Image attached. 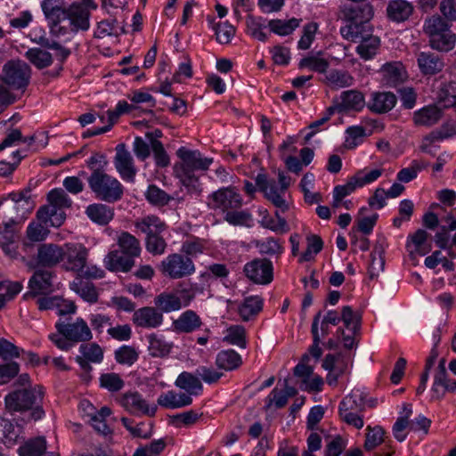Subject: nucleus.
<instances>
[{
	"mask_svg": "<svg viewBox=\"0 0 456 456\" xmlns=\"http://www.w3.org/2000/svg\"><path fill=\"white\" fill-rule=\"evenodd\" d=\"M307 248L302 254L299 262H307L314 258V256L319 253L323 246L322 240L318 235H309L306 238Z\"/></svg>",
	"mask_w": 456,
	"mask_h": 456,
	"instance_id": "5fc2aeb1",
	"label": "nucleus"
},
{
	"mask_svg": "<svg viewBox=\"0 0 456 456\" xmlns=\"http://www.w3.org/2000/svg\"><path fill=\"white\" fill-rule=\"evenodd\" d=\"M30 67L20 60H11L3 67V80L13 89H24L29 84Z\"/></svg>",
	"mask_w": 456,
	"mask_h": 456,
	"instance_id": "0eeeda50",
	"label": "nucleus"
},
{
	"mask_svg": "<svg viewBox=\"0 0 456 456\" xmlns=\"http://www.w3.org/2000/svg\"><path fill=\"white\" fill-rule=\"evenodd\" d=\"M160 271L166 277L176 280L191 275L195 265L190 257L175 253L161 262Z\"/></svg>",
	"mask_w": 456,
	"mask_h": 456,
	"instance_id": "6e6552de",
	"label": "nucleus"
},
{
	"mask_svg": "<svg viewBox=\"0 0 456 456\" xmlns=\"http://www.w3.org/2000/svg\"><path fill=\"white\" fill-rule=\"evenodd\" d=\"M340 317L346 329L351 330L354 334L359 331L361 326V317L353 311L351 306H344L342 308Z\"/></svg>",
	"mask_w": 456,
	"mask_h": 456,
	"instance_id": "603ef678",
	"label": "nucleus"
},
{
	"mask_svg": "<svg viewBox=\"0 0 456 456\" xmlns=\"http://www.w3.org/2000/svg\"><path fill=\"white\" fill-rule=\"evenodd\" d=\"M342 17L349 21L348 25L355 24L362 28H367V22L373 16L372 6L369 3H346L340 8Z\"/></svg>",
	"mask_w": 456,
	"mask_h": 456,
	"instance_id": "ddd939ff",
	"label": "nucleus"
},
{
	"mask_svg": "<svg viewBox=\"0 0 456 456\" xmlns=\"http://www.w3.org/2000/svg\"><path fill=\"white\" fill-rule=\"evenodd\" d=\"M176 155L180 161L176 162L174 166L175 176L188 189L189 192L197 195L200 194L202 189L195 172L208 170L213 159L202 158L200 151H191L185 147L179 148L176 151Z\"/></svg>",
	"mask_w": 456,
	"mask_h": 456,
	"instance_id": "f03ea898",
	"label": "nucleus"
},
{
	"mask_svg": "<svg viewBox=\"0 0 456 456\" xmlns=\"http://www.w3.org/2000/svg\"><path fill=\"white\" fill-rule=\"evenodd\" d=\"M132 320L137 327L155 329L162 324L163 314L156 306H144L134 312Z\"/></svg>",
	"mask_w": 456,
	"mask_h": 456,
	"instance_id": "6ab92c4d",
	"label": "nucleus"
},
{
	"mask_svg": "<svg viewBox=\"0 0 456 456\" xmlns=\"http://www.w3.org/2000/svg\"><path fill=\"white\" fill-rule=\"evenodd\" d=\"M384 434L385 431L381 427L376 426L371 428L369 426L363 444L364 449L368 452L374 450L384 441Z\"/></svg>",
	"mask_w": 456,
	"mask_h": 456,
	"instance_id": "8fccbe9b",
	"label": "nucleus"
},
{
	"mask_svg": "<svg viewBox=\"0 0 456 456\" xmlns=\"http://www.w3.org/2000/svg\"><path fill=\"white\" fill-rule=\"evenodd\" d=\"M216 363L220 369L224 370H233L241 365L242 360L238 353L234 350L229 349L218 353Z\"/></svg>",
	"mask_w": 456,
	"mask_h": 456,
	"instance_id": "72a5a7b5",
	"label": "nucleus"
},
{
	"mask_svg": "<svg viewBox=\"0 0 456 456\" xmlns=\"http://www.w3.org/2000/svg\"><path fill=\"white\" fill-rule=\"evenodd\" d=\"M347 136L345 140V147L352 150L359 145L365 136V129L361 126H350L346 131Z\"/></svg>",
	"mask_w": 456,
	"mask_h": 456,
	"instance_id": "6e6d98bb",
	"label": "nucleus"
},
{
	"mask_svg": "<svg viewBox=\"0 0 456 456\" xmlns=\"http://www.w3.org/2000/svg\"><path fill=\"white\" fill-rule=\"evenodd\" d=\"M264 300L259 296H250L244 298L239 306V314L244 322L256 317L263 309Z\"/></svg>",
	"mask_w": 456,
	"mask_h": 456,
	"instance_id": "c756f323",
	"label": "nucleus"
},
{
	"mask_svg": "<svg viewBox=\"0 0 456 456\" xmlns=\"http://www.w3.org/2000/svg\"><path fill=\"white\" fill-rule=\"evenodd\" d=\"M25 56L27 59L38 69H44L52 63V55L40 48L29 49Z\"/></svg>",
	"mask_w": 456,
	"mask_h": 456,
	"instance_id": "49530a36",
	"label": "nucleus"
},
{
	"mask_svg": "<svg viewBox=\"0 0 456 456\" xmlns=\"http://www.w3.org/2000/svg\"><path fill=\"white\" fill-rule=\"evenodd\" d=\"M66 218L65 213L53 204L41 207L37 212V219L48 223L51 226H61Z\"/></svg>",
	"mask_w": 456,
	"mask_h": 456,
	"instance_id": "cd10ccee",
	"label": "nucleus"
},
{
	"mask_svg": "<svg viewBox=\"0 0 456 456\" xmlns=\"http://www.w3.org/2000/svg\"><path fill=\"white\" fill-rule=\"evenodd\" d=\"M81 355L77 357L83 358L86 362L99 363L103 359V350L96 343H82L79 346Z\"/></svg>",
	"mask_w": 456,
	"mask_h": 456,
	"instance_id": "58836bf2",
	"label": "nucleus"
},
{
	"mask_svg": "<svg viewBox=\"0 0 456 456\" xmlns=\"http://www.w3.org/2000/svg\"><path fill=\"white\" fill-rule=\"evenodd\" d=\"M327 84L332 88H342L353 84V77L344 70H331L326 76Z\"/></svg>",
	"mask_w": 456,
	"mask_h": 456,
	"instance_id": "a18cd8bd",
	"label": "nucleus"
},
{
	"mask_svg": "<svg viewBox=\"0 0 456 456\" xmlns=\"http://www.w3.org/2000/svg\"><path fill=\"white\" fill-rule=\"evenodd\" d=\"M256 183L264 193L265 197L271 201L273 206L281 212H285L289 209V205L283 198L285 191H281V188L277 186L274 180L269 181L265 175L258 174L256 178Z\"/></svg>",
	"mask_w": 456,
	"mask_h": 456,
	"instance_id": "2eb2a0df",
	"label": "nucleus"
},
{
	"mask_svg": "<svg viewBox=\"0 0 456 456\" xmlns=\"http://www.w3.org/2000/svg\"><path fill=\"white\" fill-rule=\"evenodd\" d=\"M202 325L200 317L192 310L183 312L173 322L174 330L179 333H191Z\"/></svg>",
	"mask_w": 456,
	"mask_h": 456,
	"instance_id": "5701e85b",
	"label": "nucleus"
},
{
	"mask_svg": "<svg viewBox=\"0 0 456 456\" xmlns=\"http://www.w3.org/2000/svg\"><path fill=\"white\" fill-rule=\"evenodd\" d=\"M47 200L50 204H53L61 209L69 208L72 204L67 193L61 188L52 190L47 195Z\"/></svg>",
	"mask_w": 456,
	"mask_h": 456,
	"instance_id": "052dcab7",
	"label": "nucleus"
},
{
	"mask_svg": "<svg viewBox=\"0 0 456 456\" xmlns=\"http://www.w3.org/2000/svg\"><path fill=\"white\" fill-rule=\"evenodd\" d=\"M115 359L120 364L132 365L138 359V353L134 347L123 346L115 352Z\"/></svg>",
	"mask_w": 456,
	"mask_h": 456,
	"instance_id": "bf43d9fd",
	"label": "nucleus"
},
{
	"mask_svg": "<svg viewBox=\"0 0 456 456\" xmlns=\"http://www.w3.org/2000/svg\"><path fill=\"white\" fill-rule=\"evenodd\" d=\"M12 202L9 205V213L10 215H14L15 217L13 219L19 221V217L20 220L26 218V215L30 212V207L28 200L23 198L22 194L17 196L16 194L11 195Z\"/></svg>",
	"mask_w": 456,
	"mask_h": 456,
	"instance_id": "79ce46f5",
	"label": "nucleus"
},
{
	"mask_svg": "<svg viewBox=\"0 0 456 456\" xmlns=\"http://www.w3.org/2000/svg\"><path fill=\"white\" fill-rule=\"evenodd\" d=\"M45 397L44 387L35 385L33 387L12 389L4 397V407L11 415L28 412L30 420H39L45 416L42 403Z\"/></svg>",
	"mask_w": 456,
	"mask_h": 456,
	"instance_id": "f257e3e1",
	"label": "nucleus"
},
{
	"mask_svg": "<svg viewBox=\"0 0 456 456\" xmlns=\"http://www.w3.org/2000/svg\"><path fill=\"white\" fill-rule=\"evenodd\" d=\"M63 246L44 243L37 248V264L44 267L56 266L63 261Z\"/></svg>",
	"mask_w": 456,
	"mask_h": 456,
	"instance_id": "aec40b11",
	"label": "nucleus"
},
{
	"mask_svg": "<svg viewBox=\"0 0 456 456\" xmlns=\"http://www.w3.org/2000/svg\"><path fill=\"white\" fill-rule=\"evenodd\" d=\"M273 264L270 260L254 259L244 266L247 278L256 284H269L273 278Z\"/></svg>",
	"mask_w": 456,
	"mask_h": 456,
	"instance_id": "4468645a",
	"label": "nucleus"
},
{
	"mask_svg": "<svg viewBox=\"0 0 456 456\" xmlns=\"http://www.w3.org/2000/svg\"><path fill=\"white\" fill-rule=\"evenodd\" d=\"M423 29L433 49L448 52L454 47L456 35L451 30L450 24L441 16L433 15L427 19Z\"/></svg>",
	"mask_w": 456,
	"mask_h": 456,
	"instance_id": "39448f33",
	"label": "nucleus"
},
{
	"mask_svg": "<svg viewBox=\"0 0 456 456\" xmlns=\"http://www.w3.org/2000/svg\"><path fill=\"white\" fill-rule=\"evenodd\" d=\"M41 8L51 27L52 31L57 33L65 17L66 8L62 0H43Z\"/></svg>",
	"mask_w": 456,
	"mask_h": 456,
	"instance_id": "412c9836",
	"label": "nucleus"
},
{
	"mask_svg": "<svg viewBox=\"0 0 456 456\" xmlns=\"http://www.w3.org/2000/svg\"><path fill=\"white\" fill-rule=\"evenodd\" d=\"M441 117V110L436 106L429 105L416 111L413 120L417 126H430L436 124Z\"/></svg>",
	"mask_w": 456,
	"mask_h": 456,
	"instance_id": "7c9ffc66",
	"label": "nucleus"
},
{
	"mask_svg": "<svg viewBox=\"0 0 456 456\" xmlns=\"http://www.w3.org/2000/svg\"><path fill=\"white\" fill-rule=\"evenodd\" d=\"M86 213L93 222L102 225L107 224L114 216L113 209L102 203L89 205Z\"/></svg>",
	"mask_w": 456,
	"mask_h": 456,
	"instance_id": "2f4dec72",
	"label": "nucleus"
},
{
	"mask_svg": "<svg viewBox=\"0 0 456 456\" xmlns=\"http://www.w3.org/2000/svg\"><path fill=\"white\" fill-rule=\"evenodd\" d=\"M299 20L295 18L289 20H272L269 21L268 26L272 32L281 36H287L299 26Z\"/></svg>",
	"mask_w": 456,
	"mask_h": 456,
	"instance_id": "de8ad7c7",
	"label": "nucleus"
},
{
	"mask_svg": "<svg viewBox=\"0 0 456 456\" xmlns=\"http://www.w3.org/2000/svg\"><path fill=\"white\" fill-rule=\"evenodd\" d=\"M20 348L5 338H0V357L4 360H12L20 356Z\"/></svg>",
	"mask_w": 456,
	"mask_h": 456,
	"instance_id": "774afa93",
	"label": "nucleus"
},
{
	"mask_svg": "<svg viewBox=\"0 0 456 456\" xmlns=\"http://www.w3.org/2000/svg\"><path fill=\"white\" fill-rule=\"evenodd\" d=\"M246 24L251 37L262 42L267 39V35L263 31L265 26L261 23L260 19L249 14L247 16Z\"/></svg>",
	"mask_w": 456,
	"mask_h": 456,
	"instance_id": "680f3d73",
	"label": "nucleus"
},
{
	"mask_svg": "<svg viewBox=\"0 0 456 456\" xmlns=\"http://www.w3.org/2000/svg\"><path fill=\"white\" fill-rule=\"evenodd\" d=\"M124 380L118 373H103L100 377V386L110 392H118L123 388Z\"/></svg>",
	"mask_w": 456,
	"mask_h": 456,
	"instance_id": "864d4df0",
	"label": "nucleus"
},
{
	"mask_svg": "<svg viewBox=\"0 0 456 456\" xmlns=\"http://www.w3.org/2000/svg\"><path fill=\"white\" fill-rule=\"evenodd\" d=\"M0 428L3 435V437H0V439L4 444H14L19 437V434L13 423L7 419L0 418Z\"/></svg>",
	"mask_w": 456,
	"mask_h": 456,
	"instance_id": "13d9d810",
	"label": "nucleus"
},
{
	"mask_svg": "<svg viewBox=\"0 0 456 456\" xmlns=\"http://www.w3.org/2000/svg\"><path fill=\"white\" fill-rule=\"evenodd\" d=\"M145 198L151 205L156 207L167 206L171 200H175L174 196L167 193L155 184L149 185L145 192Z\"/></svg>",
	"mask_w": 456,
	"mask_h": 456,
	"instance_id": "4c0bfd02",
	"label": "nucleus"
},
{
	"mask_svg": "<svg viewBox=\"0 0 456 456\" xmlns=\"http://www.w3.org/2000/svg\"><path fill=\"white\" fill-rule=\"evenodd\" d=\"M208 207L220 210L223 214L232 209H239L242 206V197L234 187H224L214 191L209 196Z\"/></svg>",
	"mask_w": 456,
	"mask_h": 456,
	"instance_id": "9d476101",
	"label": "nucleus"
},
{
	"mask_svg": "<svg viewBox=\"0 0 456 456\" xmlns=\"http://www.w3.org/2000/svg\"><path fill=\"white\" fill-rule=\"evenodd\" d=\"M151 149L155 158L156 165L160 167H167L170 164V159L160 141L151 142Z\"/></svg>",
	"mask_w": 456,
	"mask_h": 456,
	"instance_id": "0e129e2a",
	"label": "nucleus"
},
{
	"mask_svg": "<svg viewBox=\"0 0 456 456\" xmlns=\"http://www.w3.org/2000/svg\"><path fill=\"white\" fill-rule=\"evenodd\" d=\"M224 219L232 225H248L252 221V216L246 210L232 209L224 213Z\"/></svg>",
	"mask_w": 456,
	"mask_h": 456,
	"instance_id": "4d7b16f0",
	"label": "nucleus"
},
{
	"mask_svg": "<svg viewBox=\"0 0 456 456\" xmlns=\"http://www.w3.org/2000/svg\"><path fill=\"white\" fill-rule=\"evenodd\" d=\"M135 227L147 236L160 233L165 230L166 224L156 216H148L139 219L134 224Z\"/></svg>",
	"mask_w": 456,
	"mask_h": 456,
	"instance_id": "f704fd0d",
	"label": "nucleus"
},
{
	"mask_svg": "<svg viewBox=\"0 0 456 456\" xmlns=\"http://www.w3.org/2000/svg\"><path fill=\"white\" fill-rule=\"evenodd\" d=\"M118 402L130 412L141 411L144 414L153 416L156 411V407L150 409L145 400H143L137 392H128L122 395Z\"/></svg>",
	"mask_w": 456,
	"mask_h": 456,
	"instance_id": "4be33fe9",
	"label": "nucleus"
},
{
	"mask_svg": "<svg viewBox=\"0 0 456 456\" xmlns=\"http://www.w3.org/2000/svg\"><path fill=\"white\" fill-rule=\"evenodd\" d=\"M53 273L45 269H37L28 281L29 290L23 295L25 300L39 295H48L56 289L53 282Z\"/></svg>",
	"mask_w": 456,
	"mask_h": 456,
	"instance_id": "f8f14e48",
	"label": "nucleus"
},
{
	"mask_svg": "<svg viewBox=\"0 0 456 456\" xmlns=\"http://www.w3.org/2000/svg\"><path fill=\"white\" fill-rule=\"evenodd\" d=\"M343 37L353 42L360 41V45L356 48L357 53L364 60L371 59L379 47L380 41L378 37H374L365 28L362 30L355 24L346 25L340 28Z\"/></svg>",
	"mask_w": 456,
	"mask_h": 456,
	"instance_id": "423d86ee",
	"label": "nucleus"
},
{
	"mask_svg": "<svg viewBox=\"0 0 456 456\" xmlns=\"http://www.w3.org/2000/svg\"><path fill=\"white\" fill-rule=\"evenodd\" d=\"M341 106L345 110H356L359 111L363 109L365 105L363 94L357 90L345 91L340 95Z\"/></svg>",
	"mask_w": 456,
	"mask_h": 456,
	"instance_id": "473e14b6",
	"label": "nucleus"
},
{
	"mask_svg": "<svg viewBox=\"0 0 456 456\" xmlns=\"http://www.w3.org/2000/svg\"><path fill=\"white\" fill-rule=\"evenodd\" d=\"M114 165L121 178L128 182H134L136 168L131 153L126 149L125 144H118L116 148Z\"/></svg>",
	"mask_w": 456,
	"mask_h": 456,
	"instance_id": "a211bd4d",
	"label": "nucleus"
},
{
	"mask_svg": "<svg viewBox=\"0 0 456 456\" xmlns=\"http://www.w3.org/2000/svg\"><path fill=\"white\" fill-rule=\"evenodd\" d=\"M105 266L110 271L128 272L134 265V258L118 250L110 251L104 259Z\"/></svg>",
	"mask_w": 456,
	"mask_h": 456,
	"instance_id": "393cba45",
	"label": "nucleus"
},
{
	"mask_svg": "<svg viewBox=\"0 0 456 456\" xmlns=\"http://www.w3.org/2000/svg\"><path fill=\"white\" fill-rule=\"evenodd\" d=\"M175 386L185 390L189 395H197L202 390L200 380L189 372H182L175 380Z\"/></svg>",
	"mask_w": 456,
	"mask_h": 456,
	"instance_id": "e433bc0d",
	"label": "nucleus"
},
{
	"mask_svg": "<svg viewBox=\"0 0 456 456\" xmlns=\"http://www.w3.org/2000/svg\"><path fill=\"white\" fill-rule=\"evenodd\" d=\"M213 29L219 44H229L235 35V28L228 22L214 23Z\"/></svg>",
	"mask_w": 456,
	"mask_h": 456,
	"instance_id": "3c124183",
	"label": "nucleus"
},
{
	"mask_svg": "<svg viewBox=\"0 0 456 456\" xmlns=\"http://www.w3.org/2000/svg\"><path fill=\"white\" fill-rule=\"evenodd\" d=\"M63 268L78 274H86L88 249L80 243H66L63 245Z\"/></svg>",
	"mask_w": 456,
	"mask_h": 456,
	"instance_id": "9b49d317",
	"label": "nucleus"
},
{
	"mask_svg": "<svg viewBox=\"0 0 456 456\" xmlns=\"http://www.w3.org/2000/svg\"><path fill=\"white\" fill-rule=\"evenodd\" d=\"M396 100V96L390 92L373 93L368 108L374 113H387L395 107Z\"/></svg>",
	"mask_w": 456,
	"mask_h": 456,
	"instance_id": "b1692460",
	"label": "nucleus"
},
{
	"mask_svg": "<svg viewBox=\"0 0 456 456\" xmlns=\"http://www.w3.org/2000/svg\"><path fill=\"white\" fill-rule=\"evenodd\" d=\"M382 80L389 86H396L406 78V72L401 62H390L382 66Z\"/></svg>",
	"mask_w": 456,
	"mask_h": 456,
	"instance_id": "bb28decb",
	"label": "nucleus"
},
{
	"mask_svg": "<svg viewBox=\"0 0 456 456\" xmlns=\"http://www.w3.org/2000/svg\"><path fill=\"white\" fill-rule=\"evenodd\" d=\"M90 12L86 6L82 4H72L66 8L65 17L57 33L70 30L77 32L79 29L87 30L89 28Z\"/></svg>",
	"mask_w": 456,
	"mask_h": 456,
	"instance_id": "1a4fd4ad",
	"label": "nucleus"
},
{
	"mask_svg": "<svg viewBox=\"0 0 456 456\" xmlns=\"http://www.w3.org/2000/svg\"><path fill=\"white\" fill-rule=\"evenodd\" d=\"M87 182L95 197L102 201L113 203L120 200L124 195L122 183L106 170L91 173Z\"/></svg>",
	"mask_w": 456,
	"mask_h": 456,
	"instance_id": "20e7f679",
	"label": "nucleus"
},
{
	"mask_svg": "<svg viewBox=\"0 0 456 456\" xmlns=\"http://www.w3.org/2000/svg\"><path fill=\"white\" fill-rule=\"evenodd\" d=\"M166 241L165 240L158 234H151V236H147L146 239V248L147 250L154 255H160L164 253L166 248Z\"/></svg>",
	"mask_w": 456,
	"mask_h": 456,
	"instance_id": "69168bd1",
	"label": "nucleus"
},
{
	"mask_svg": "<svg viewBox=\"0 0 456 456\" xmlns=\"http://www.w3.org/2000/svg\"><path fill=\"white\" fill-rule=\"evenodd\" d=\"M48 223H45L41 220L31 222L26 232V235L28 240L32 242L43 241L49 234Z\"/></svg>",
	"mask_w": 456,
	"mask_h": 456,
	"instance_id": "37998d69",
	"label": "nucleus"
},
{
	"mask_svg": "<svg viewBox=\"0 0 456 456\" xmlns=\"http://www.w3.org/2000/svg\"><path fill=\"white\" fill-rule=\"evenodd\" d=\"M412 12L413 6L405 0L390 1L387 8L388 18L396 22L408 20Z\"/></svg>",
	"mask_w": 456,
	"mask_h": 456,
	"instance_id": "c85d7f7f",
	"label": "nucleus"
},
{
	"mask_svg": "<svg viewBox=\"0 0 456 456\" xmlns=\"http://www.w3.org/2000/svg\"><path fill=\"white\" fill-rule=\"evenodd\" d=\"M381 249L374 248L370 254V264L369 265V275L370 279L379 276V273L383 271L385 265V259L382 256Z\"/></svg>",
	"mask_w": 456,
	"mask_h": 456,
	"instance_id": "e2e57ef3",
	"label": "nucleus"
},
{
	"mask_svg": "<svg viewBox=\"0 0 456 456\" xmlns=\"http://www.w3.org/2000/svg\"><path fill=\"white\" fill-rule=\"evenodd\" d=\"M148 342L149 353L153 357H165L172 348V344L167 343L154 333L148 336Z\"/></svg>",
	"mask_w": 456,
	"mask_h": 456,
	"instance_id": "ea45409f",
	"label": "nucleus"
},
{
	"mask_svg": "<svg viewBox=\"0 0 456 456\" xmlns=\"http://www.w3.org/2000/svg\"><path fill=\"white\" fill-rule=\"evenodd\" d=\"M182 293L183 295L179 297L175 292H163L154 298V305L160 312L177 311L183 305H188L194 297V294L189 293L188 290L184 289Z\"/></svg>",
	"mask_w": 456,
	"mask_h": 456,
	"instance_id": "dca6fc26",
	"label": "nucleus"
},
{
	"mask_svg": "<svg viewBox=\"0 0 456 456\" xmlns=\"http://www.w3.org/2000/svg\"><path fill=\"white\" fill-rule=\"evenodd\" d=\"M19 221L11 218L8 222L0 226V247L6 256L11 258H17L19 235L15 226Z\"/></svg>",
	"mask_w": 456,
	"mask_h": 456,
	"instance_id": "f3484780",
	"label": "nucleus"
},
{
	"mask_svg": "<svg viewBox=\"0 0 456 456\" xmlns=\"http://www.w3.org/2000/svg\"><path fill=\"white\" fill-rule=\"evenodd\" d=\"M118 245L124 255H128L133 258L141 253L140 241L127 232L120 233L118 238Z\"/></svg>",
	"mask_w": 456,
	"mask_h": 456,
	"instance_id": "c9c22d12",
	"label": "nucleus"
},
{
	"mask_svg": "<svg viewBox=\"0 0 456 456\" xmlns=\"http://www.w3.org/2000/svg\"><path fill=\"white\" fill-rule=\"evenodd\" d=\"M46 451V441L44 437H37L26 442L19 448L20 456H41Z\"/></svg>",
	"mask_w": 456,
	"mask_h": 456,
	"instance_id": "a19ab883",
	"label": "nucleus"
},
{
	"mask_svg": "<svg viewBox=\"0 0 456 456\" xmlns=\"http://www.w3.org/2000/svg\"><path fill=\"white\" fill-rule=\"evenodd\" d=\"M55 328L57 333H52L48 338L63 351L70 350L76 343L88 342L93 338L91 329L82 318H77L73 322L59 321Z\"/></svg>",
	"mask_w": 456,
	"mask_h": 456,
	"instance_id": "7ed1b4c3",
	"label": "nucleus"
},
{
	"mask_svg": "<svg viewBox=\"0 0 456 456\" xmlns=\"http://www.w3.org/2000/svg\"><path fill=\"white\" fill-rule=\"evenodd\" d=\"M419 68L424 75H435L444 66L442 58L434 53L422 52L418 55Z\"/></svg>",
	"mask_w": 456,
	"mask_h": 456,
	"instance_id": "a878e982",
	"label": "nucleus"
},
{
	"mask_svg": "<svg viewBox=\"0 0 456 456\" xmlns=\"http://www.w3.org/2000/svg\"><path fill=\"white\" fill-rule=\"evenodd\" d=\"M261 224L263 227L278 233H285L289 231L287 221L284 218H280V221H277L271 216H265L263 217Z\"/></svg>",
	"mask_w": 456,
	"mask_h": 456,
	"instance_id": "338daca9",
	"label": "nucleus"
},
{
	"mask_svg": "<svg viewBox=\"0 0 456 456\" xmlns=\"http://www.w3.org/2000/svg\"><path fill=\"white\" fill-rule=\"evenodd\" d=\"M224 341L245 348L247 345L245 328L240 325L231 326L226 330Z\"/></svg>",
	"mask_w": 456,
	"mask_h": 456,
	"instance_id": "09e8293b",
	"label": "nucleus"
},
{
	"mask_svg": "<svg viewBox=\"0 0 456 456\" xmlns=\"http://www.w3.org/2000/svg\"><path fill=\"white\" fill-rule=\"evenodd\" d=\"M321 53H322L319 52L315 55H309L301 59L298 64L299 68H308L313 71L324 73L329 68V61L326 59L320 57Z\"/></svg>",
	"mask_w": 456,
	"mask_h": 456,
	"instance_id": "c03bdc74",
	"label": "nucleus"
}]
</instances>
